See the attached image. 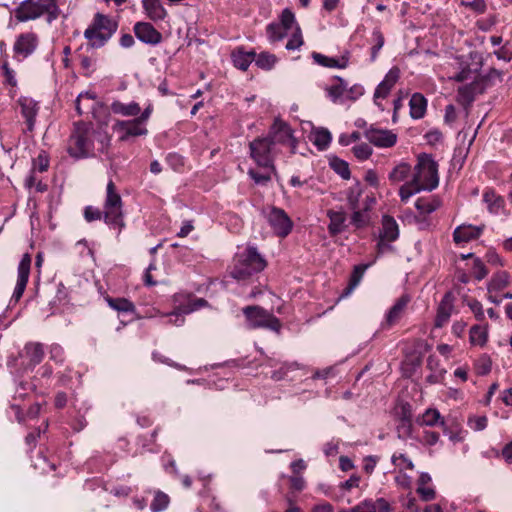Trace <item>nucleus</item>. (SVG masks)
Here are the masks:
<instances>
[{
  "mask_svg": "<svg viewBox=\"0 0 512 512\" xmlns=\"http://www.w3.org/2000/svg\"><path fill=\"white\" fill-rule=\"evenodd\" d=\"M110 145L109 134L102 129H95L91 124L78 122L74 124L68 139L67 152L75 159L94 155L95 149L105 153Z\"/></svg>",
  "mask_w": 512,
  "mask_h": 512,
  "instance_id": "1",
  "label": "nucleus"
},
{
  "mask_svg": "<svg viewBox=\"0 0 512 512\" xmlns=\"http://www.w3.org/2000/svg\"><path fill=\"white\" fill-rule=\"evenodd\" d=\"M267 34L271 42L289 37L286 44L287 50H297L303 45L301 29L296 22L295 15L289 9L282 12L279 23H271L267 27Z\"/></svg>",
  "mask_w": 512,
  "mask_h": 512,
  "instance_id": "2",
  "label": "nucleus"
},
{
  "mask_svg": "<svg viewBox=\"0 0 512 512\" xmlns=\"http://www.w3.org/2000/svg\"><path fill=\"white\" fill-rule=\"evenodd\" d=\"M118 24L111 17L96 13L91 24L84 31V37L93 48H100L113 36Z\"/></svg>",
  "mask_w": 512,
  "mask_h": 512,
  "instance_id": "3",
  "label": "nucleus"
},
{
  "mask_svg": "<svg viewBox=\"0 0 512 512\" xmlns=\"http://www.w3.org/2000/svg\"><path fill=\"white\" fill-rule=\"evenodd\" d=\"M265 266L266 263L257 250L253 247H248L243 252L237 254L231 275L235 279L242 280L253 273L262 271Z\"/></svg>",
  "mask_w": 512,
  "mask_h": 512,
  "instance_id": "4",
  "label": "nucleus"
},
{
  "mask_svg": "<svg viewBox=\"0 0 512 512\" xmlns=\"http://www.w3.org/2000/svg\"><path fill=\"white\" fill-rule=\"evenodd\" d=\"M47 13L48 21L58 17V7L55 0H25L15 11V17L21 21L33 20Z\"/></svg>",
  "mask_w": 512,
  "mask_h": 512,
  "instance_id": "5",
  "label": "nucleus"
},
{
  "mask_svg": "<svg viewBox=\"0 0 512 512\" xmlns=\"http://www.w3.org/2000/svg\"><path fill=\"white\" fill-rule=\"evenodd\" d=\"M104 221L119 230L124 226L123 203L118 189L110 180L106 186V195L103 202Z\"/></svg>",
  "mask_w": 512,
  "mask_h": 512,
  "instance_id": "6",
  "label": "nucleus"
},
{
  "mask_svg": "<svg viewBox=\"0 0 512 512\" xmlns=\"http://www.w3.org/2000/svg\"><path fill=\"white\" fill-rule=\"evenodd\" d=\"M412 179L424 191H431L438 186L439 177L437 163L430 155L421 154L418 156Z\"/></svg>",
  "mask_w": 512,
  "mask_h": 512,
  "instance_id": "7",
  "label": "nucleus"
},
{
  "mask_svg": "<svg viewBox=\"0 0 512 512\" xmlns=\"http://www.w3.org/2000/svg\"><path fill=\"white\" fill-rule=\"evenodd\" d=\"M453 79L457 82L470 81L469 84L461 86L458 89V100L461 103L471 102L477 93L483 91L484 81L477 69L463 68Z\"/></svg>",
  "mask_w": 512,
  "mask_h": 512,
  "instance_id": "8",
  "label": "nucleus"
},
{
  "mask_svg": "<svg viewBox=\"0 0 512 512\" xmlns=\"http://www.w3.org/2000/svg\"><path fill=\"white\" fill-rule=\"evenodd\" d=\"M327 94L334 103L344 104L346 101H356L365 92L361 84H354L348 87L345 80L335 77L326 88Z\"/></svg>",
  "mask_w": 512,
  "mask_h": 512,
  "instance_id": "9",
  "label": "nucleus"
},
{
  "mask_svg": "<svg viewBox=\"0 0 512 512\" xmlns=\"http://www.w3.org/2000/svg\"><path fill=\"white\" fill-rule=\"evenodd\" d=\"M249 328H265L276 333L281 330V322L272 313L259 306H248L243 309Z\"/></svg>",
  "mask_w": 512,
  "mask_h": 512,
  "instance_id": "10",
  "label": "nucleus"
},
{
  "mask_svg": "<svg viewBox=\"0 0 512 512\" xmlns=\"http://www.w3.org/2000/svg\"><path fill=\"white\" fill-rule=\"evenodd\" d=\"M44 347L39 342H28L19 352L18 357L9 362L11 367L30 370L40 364L44 358Z\"/></svg>",
  "mask_w": 512,
  "mask_h": 512,
  "instance_id": "11",
  "label": "nucleus"
},
{
  "mask_svg": "<svg viewBox=\"0 0 512 512\" xmlns=\"http://www.w3.org/2000/svg\"><path fill=\"white\" fill-rule=\"evenodd\" d=\"M273 144L269 137L257 138L250 143V155L263 169H274Z\"/></svg>",
  "mask_w": 512,
  "mask_h": 512,
  "instance_id": "12",
  "label": "nucleus"
},
{
  "mask_svg": "<svg viewBox=\"0 0 512 512\" xmlns=\"http://www.w3.org/2000/svg\"><path fill=\"white\" fill-rule=\"evenodd\" d=\"M183 297H184L183 295H179V294L174 296V304L176 305L175 309L173 312H171L170 314L167 315L169 318L168 323L173 324L175 326L183 325V323L185 321V318H184L185 314H189V313L196 311L206 305V301L204 299L192 298L190 296L187 297V303L182 304V303H180V298H183Z\"/></svg>",
  "mask_w": 512,
  "mask_h": 512,
  "instance_id": "13",
  "label": "nucleus"
},
{
  "mask_svg": "<svg viewBox=\"0 0 512 512\" xmlns=\"http://www.w3.org/2000/svg\"><path fill=\"white\" fill-rule=\"evenodd\" d=\"M113 130L119 134L121 141H126L130 137L147 135L146 124L136 117L133 120H118L113 125Z\"/></svg>",
  "mask_w": 512,
  "mask_h": 512,
  "instance_id": "14",
  "label": "nucleus"
},
{
  "mask_svg": "<svg viewBox=\"0 0 512 512\" xmlns=\"http://www.w3.org/2000/svg\"><path fill=\"white\" fill-rule=\"evenodd\" d=\"M273 143H281L289 145L291 153H295L297 141L293 136V132L289 125L281 119H275L270 128L269 136Z\"/></svg>",
  "mask_w": 512,
  "mask_h": 512,
  "instance_id": "15",
  "label": "nucleus"
},
{
  "mask_svg": "<svg viewBox=\"0 0 512 512\" xmlns=\"http://www.w3.org/2000/svg\"><path fill=\"white\" fill-rule=\"evenodd\" d=\"M267 220L274 233L279 237H286L292 230L293 222L280 208H272L267 214Z\"/></svg>",
  "mask_w": 512,
  "mask_h": 512,
  "instance_id": "16",
  "label": "nucleus"
},
{
  "mask_svg": "<svg viewBox=\"0 0 512 512\" xmlns=\"http://www.w3.org/2000/svg\"><path fill=\"white\" fill-rule=\"evenodd\" d=\"M399 236L398 225L394 218L385 215L382 218V230L377 244L379 253H384L390 248L389 242L395 241Z\"/></svg>",
  "mask_w": 512,
  "mask_h": 512,
  "instance_id": "17",
  "label": "nucleus"
},
{
  "mask_svg": "<svg viewBox=\"0 0 512 512\" xmlns=\"http://www.w3.org/2000/svg\"><path fill=\"white\" fill-rule=\"evenodd\" d=\"M365 138L379 148H390L397 142V135L393 131L375 127L365 131Z\"/></svg>",
  "mask_w": 512,
  "mask_h": 512,
  "instance_id": "18",
  "label": "nucleus"
},
{
  "mask_svg": "<svg viewBox=\"0 0 512 512\" xmlns=\"http://www.w3.org/2000/svg\"><path fill=\"white\" fill-rule=\"evenodd\" d=\"M31 262V256L28 253H26L23 255L18 265L17 283L12 295V299H14L16 302L22 297L25 291L29 279Z\"/></svg>",
  "mask_w": 512,
  "mask_h": 512,
  "instance_id": "19",
  "label": "nucleus"
},
{
  "mask_svg": "<svg viewBox=\"0 0 512 512\" xmlns=\"http://www.w3.org/2000/svg\"><path fill=\"white\" fill-rule=\"evenodd\" d=\"M136 37L143 43L157 45L162 40L161 33L149 22H137L134 25Z\"/></svg>",
  "mask_w": 512,
  "mask_h": 512,
  "instance_id": "20",
  "label": "nucleus"
},
{
  "mask_svg": "<svg viewBox=\"0 0 512 512\" xmlns=\"http://www.w3.org/2000/svg\"><path fill=\"white\" fill-rule=\"evenodd\" d=\"M454 310V297L448 292L446 293L437 308V314L435 317V327H443L450 319Z\"/></svg>",
  "mask_w": 512,
  "mask_h": 512,
  "instance_id": "21",
  "label": "nucleus"
},
{
  "mask_svg": "<svg viewBox=\"0 0 512 512\" xmlns=\"http://www.w3.org/2000/svg\"><path fill=\"white\" fill-rule=\"evenodd\" d=\"M37 44L38 38L36 34L32 32L23 33L18 36L16 42L14 43V51L18 55L27 57L35 51Z\"/></svg>",
  "mask_w": 512,
  "mask_h": 512,
  "instance_id": "22",
  "label": "nucleus"
},
{
  "mask_svg": "<svg viewBox=\"0 0 512 512\" xmlns=\"http://www.w3.org/2000/svg\"><path fill=\"white\" fill-rule=\"evenodd\" d=\"M484 225L473 226L470 224H463L458 226L453 233V239L457 244L467 243L471 240L477 239L483 232Z\"/></svg>",
  "mask_w": 512,
  "mask_h": 512,
  "instance_id": "23",
  "label": "nucleus"
},
{
  "mask_svg": "<svg viewBox=\"0 0 512 512\" xmlns=\"http://www.w3.org/2000/svg\"><path fill=\"white\" fill-rule=\"evenodd\" d=\"M36 390H37V384L35 382L27 383V382L20 381L17 384L15 394L13 396L14 402L11 404V409L15 412V416H16V419L18 420V422H22L24 420V417L21 413L20 405L18 403H16V401L18 399L23 400L30 392H33Z\"/></svg>",
  "mask_w": 512,
  "mask_h": 512,
  "instance_id": "24",
  "label": "nucleus"
},
{
  "mask_svg": "<svg viewBox=\"0 0 512 512\" xmlns=\"http://www.w3.org/2000/svg\"><path fill=\"white\" fill-rule=\"evenodd\" d=\"M312 57L317 64L324 66V67H329V68L343 69V68H346L349 63V52H345L340 57H327L320 53L314 52L312 54Z\"/></svg>",
  "mask_w": 512,
  "mask_h": 512,
  "instance_id": "25",
  "label": "nucleus"
},
{
  "mask_svg": "<svg viewBox=\"0 0 512 512\" xmlns=\"http://www.w3.org/2000/svg\"><path fill=\"white\" fill-rule=\"evenodd\" d=\"M145 14L154 22L161 21L167 16V11L160 0H142Z\"/></svg>",
  "mask_w": 512,
  "mask_h": 512,
  "instance_id": "26",
  "label": "nucleus"
},
{
  "mask_svg": "<svg viewBox=\"0 0 512 512\" xmlns=\"http://www.w3.org/2000/svg\"><path fill=\"white\" fill-rule=\"evenodd\" d=\"M327 216L330 220V223L328 225V230L332 236L340 234L341 232H343L345 230L346 214L344 211L329 210L327 212Z\"/></svg>",
  "mask_w": 512,
  "mask_h": 512,
  "instance_id": "27",
  "label": "nucleus"
},
{
  "mask_svg": "<svg viewBox=\"0 0 512 512\" xmlns=\"http://www.w3.org/2000/svg\"><path fill=\"white\" fill-rule=\"evenodd\" d=\"M111 111L114 114L121 115L123 117H138L141 112L139 104L135 101L124 103L121 101H114L111 104Z\"/></svg>",
  "mask_w": 512,
  "mask_h": 512,
  "instance_id": "28",
  "label": "nucleus"
},
{
  "mask_svg": "<svg viewBox=\"0 0 512 512\" xmlns=\"http://www.w3.org/2000/svg\"><path fill=\"white\" fill-rule=\"evenodd\" d=\"M19 104L21 107V113L23 117L26 119L27 126L29 130L33 129L35 117L38 111L37 103L31 98H21L19 100Z\"/></svg>",
  "mask_w": 512,
  "mask_h": 512,
  "instance_id": "29",
  "label": "nucleus"
},
{
  "mask_svg": "<svg viewBox=\"0 0 512 512\" xmlns=\"http://www.w3.org/2000/svg\"><path fill=\"white\" fill-rule=\"evenodd\" d=\"M410 115L413 119H421L424 117L427 108V100L420 93H415L409 101Z\"/></svg>",
  "mask_w": 512,
  "mask_h": 512,
  "instance_id": "30",
  "label": "nucleus"
},
{
  "mask_svg": "<svg viewBox=\"0 0 512 512\" xmlns=\"http://www.w3.org/2000/svg\"><path fill=\"white\" fill-rule=\"evenodd\" d=\"M97 96L94 92H82L76 99V110L78 114L88 113L94 109Z\"/></svg>",
  "mask_w": 512,
  "mask_h": 512,
  "instance_id": "31",
  "label": "nucleus"
},
{
  "mask_svg": "<svg viewBox=\"0 0 512 512\" xmlns=\"http://www.w3.org/2000/svg\"><path fill=\"white\" fill-rule=\"evenodd\" d=\"M408 302L409 298L406 296H402L396 301L386 315L387 325L392 326L402 317Z\"/></svg>",
  "mask_w": 512,
  "mask_h": 512,
  "instance_id": "32",
  "label": "nucleus"
},
{
  "mask_svg": "<svg viewBox=\"0 0 512 512\" xmlns=\"http://www.w3.org/2000/svg\"><path fill=\"white\" fill-rule=\"evenodd\" d=\"M431 482V476L428 473H421L418 480L417 493L423 501L433 500L436 496L434 488L428 486Z\"/></svg>",
  "mask_w": 512,
  "mask_h": 512,
  "instance_id": "33",
  "label": "nucleus"
},
{
  "mask_svg": "<svg viewBox=\"0 0 512 512\" xmlns=\"http://www.w3.org/2000/svg\"><path fill=\"white\" fill-rule=\"evenodd\" d=\"M510 275L506 271L495 273L490 279L487 290L488 293H498L509 285Z\"/></svg>",
  "mask_w": 512,
  "mask_h": 512,
  "instance_id": "34",
  "label": "nucleus"
},
{
  "mask_svg": "<svg viewBox=\"0 0 512 512\" xmlns=\"http://www.w3.org/2000/svg\"><path fill=\"white\" fill-rule=\"evenodd\" d=\"M469 337L471 344L484 346L488 339V325L479 324L472 326L469 332Z\"/></svg>",
  "mask_w": 512,
  "mask_h": 512,
  "instance_id": "35",
  "label": "nucleus"
},
{
  "mask_svg": "<svg viewBox=\"0 0 512 512\" xmlns=\"http://www.w3.org/2000/svg\"><path fill=\"white\" fill-rule=\"evenodd\" d=\"M310 140L319 150H325L328 148L332 140V136L327 129L318 128L313 130L310 135Z\"/></svg>",
  "mask_w": 512,
  "mask_h": 512,
  "instance_id": "36",
  "label": "nucleus"
},
{
  "mask_svg": "<svg viewBox=\"0 0 512 512\" xmlns=\"http://www.w3.org/2000/svg\"><path fill=\"white\" fill-rule=\"evenodd\" d=\"M256 53L253 51L245 52L242 50H237L232 54V60L234 66L243 71L247 70L254 58Z\"/></svg>",
  "mask_w": 512,
  "mask_h": 512,
  "instance_id": "37",
  "label": "nucleus"
},
{
  "mask_svg": "<svg viewBox=\"0 0 512 512\" xmlns=\"http://www.w3.org/2000/svg\"><path fill=\"white\" fill-rule=\"evenodd\" d=\"M411 173V167L407 163H399L396 165L393 170L389 173L390 182L396 184L404 181Z\"/></svg>",
  "mask_w": 512,
  "mask_h": 512,
  "instance_id": "38",
  "label": "nucleus"
},
{
  "mask_svg": "<svg viewBox=\"0 0 512 512\" xmlns=\"http://www.w3.org/2000/svg\"><path fill=\"white\" fill-rule=\"evenodd\" d=\"M420 424L425 426H436L438 424L443 425L444 421L437 409L429 408L422 414Z\"/></svg>",
  "mask_w": 512,
  "mask_h": 512,
  "instance_id": "39",
  "label": "nucleus"
},
{
  "mask_svg": "<svg viewBox=\"0 0 512 512\" xmlns=\"http://www.w3.org/2000/svg\"><path fill=\"white\" fill-rule=\"evenodd\" d=\"M106 301L108 305L118 312H134L135 306L132 302L125 298H111L107 297Z\"/></svg>",
  "mask_w": 512,
  "mask_h": 512,
  "instance_id": "40",
  "label": "nucleus"
},
{
  "mask_svg": "<svg viewBox=\"0 0 512 512\" xmlns=\"http://www.w3.org/2000/svg\"><path fill=\"white\" fill-rule=\"evenodd\" d=\"M254 61L259 68L270 70L277 63V57L269 52H261L258 55L256 54Z\"/></svg>",
  "mask_w": 512,
  "mask_h": 512,
  "instance_id": "41",
  "label": "nucleus"
},
{
  "mask_svg": "<svg viewBox=\"0 0 512 512\" xmlns=\"http://www.w3.org/2000/svg\"><path fill=\"white\" fill-rule=\"evenodd\" d=\"M391 461L398 471L414 470V464L406 454L394 453Z\"/></svg>",
  "mask_w": 512,
  "mask_h": 512,
  "instance_id": "42",
  "label": "nucleus"
},
{
  "mask_svg": "<svg viewBox=\"0 0 512 512\" xmlns=\"http://www.w3.org/2000/svg\"><path fill=\"white\" fill-rule=\"evenodd\" d=\"M424 191L420 186L411 179L410 181L404 183L399 189V195L402 201H407L414 194Z\"/></svg>",
  "mask_w": 512,
  "mask_h": 512,
  "instance_id": "43",
  "label": "nucleus"
},
{
  "mask_svg": "<svg viewBox=\"0 0 512 512\" xmlns=\"http://www.w3.org/2000/svg\"><path fill=\"white\" fill-rule=\"evenodd\" d=\"M169 496L161 491H157L154 495V499L151 502L150 509L152 512H161L165 510L169 505Z\"/></svg>",
  "mask_w": 512,
  "mask_h": 512,
  "instance_id": "44",
  "label": "nucleus"
},
{
  "mask_svg": "<svg viewBox=\"0 0 512 512\" xmlns=\"http://www.w3.org/2000/svg\"><path fill=\"white\" fill-rule=\"evenodd\" d=\"M362 187L360 183H355L353 186H351L347 191V202L352 210H355L358 208V202L362 195Z\"/></svg>",
  "mask_w": 512,
  "mask_h": 512,
  "instance_id": "45",
  "label": "nucleus"
},
{
  "mask_svg": "<svg viewBox=\"0 0 512 512\" xmlns=\"http://www.w3.org/2000/svg\"><path fill=\"white\" fill-rule=\"evenodd\" d=\"M273 169H264L263 172H258L254 169H249L248 175L258 185H265L271 180V172Z\"/></svg>",
  "mask_w": 512,
  "mask_h": 512,
  "instance_id": "46",
  "label": "nucleus"
},
{
  "mask_svg": "<svg viewBox=\"0 0 512 512\" xmlns=\"http://www.w3.org/2000/svg\"><path fill=\"white\" fill-rule=\"evenodd\" d=\"M417 210L422 214H429L439 206L436 200L418 199L415 203Z\"/></svg>",
  "mask_w": 512,
  "mask_h": 512,
  "instance_id": "47",
  "label": "nucleus"
},
{
  "mask_svg": "<svg viewBox=\"0 0 512 512\" xmlns=\"http://www.w3.org/2000/svg\"><path fill=\"white\" fill-rule=\"evenodd\" d=\"M484 201L487 203L490 212L497 213L502 207V200L495 193L487 191L484 193Z\"/></svg>",
  "mask_w": 512,
  "mask_h": 512,
  "instance_id": "48",
  "label": "nucleus"
},
{
  "mask_svg": "<svg viewBox=\"0 0 512 512\" xmlns=\"http://www.w3.org/2000/svg\"><path fill=\"white\" fill-rule=\"evenodd\" d=\"M467 424L474 431H482L487 427L488 419L486 416L472 415L468 418Z\"/></svg>",
  "mask_w": 512,
  "mask_h": 512,
  "instance_id": "49",
  "label": "nucleus"
},
{
  "mask_svg": "<svg viewBox=\"0 0 512 512\" xmlns=\"http://www.w3.org/2000/svg\"><path fill=\"white\" fill-rule=\"evenodd\" d=\"M355 157L361 161L367 160L372 154V148L367 143H360L352 148Z\"/></svg>",
  "mask_w": 512,
  "mask_h": 512,
  "instance_id": "50",
  "label": "nucleus"
},
{
  "mask_svg": "<svg viewBox=\"0 0 512 512\" xmlns=\"http://www.w3.org/2000/svg\"><path fill=\"white\" fill-rule=\"evenodd\" d=\"M391 91V88H389L384 83L380 82L379 85L376 87L374 92V103L377 105L381 110H384V107L381 103V99L386 98Z\"/></svg>",
  "mask_w": 512,
  "mask_h": 512,
  "instance_id": "51",
  "label": "nucleus"
},
{
  "mask_svg": "<svg viewBox=\"0 0 512 512\" xmlns=\"http://www.w3.org/2000/svg\"><path fill=\"white\" fill-rule=\"evenodd\" d=\"M372 37L375 44L371 48V60L374 61L384 45V36L379 30H374Z\"/></svg>",
  "mask_w": 512,
  "mask_h": 512,
  "instance_id": "52",
  "label": "nucleus"
},
{
  "mask_svg": "<svg viewBox=\"0 0 512 512\" xmlns=\"http://www.w3.org/2000/svg\"><path fill=\"white\" fill-rule=\"evenodd\" d=\"M466 305L473 312L475 318L478 321H483L485 318L484 310L482 304L476 299H466L464 300Z\"/></svg>",
  "mask_w": 512,
  "mask_h": 512,
  "instance_id": "53",
  "label": "nucleus"
},
{
  "mask_svg": "<svg viewBox=\"0 0 512 512\" xmlns=\"http://www.w3.org/2000/svg\"><path fill=\"white\" fill-rule=\"evenodd\" d=\"M351 222L357 228L366 226L369 222V217H368L367 212L358 210V208L353 210Z\"/></svg>",
  "mask_w": 512,
  "mask_h": 512,
  "instance_id": "54",
  "label": "nucleus"
},
{
  "mask_svg": "<svg viewBox=\"0 0 512 512\" xmlns=\"http://www.w3.org/2000/svg\"><path fill=\"white\" fill-rule=\"evenodd\" d=\"M333 169L336 173H338L343 179H349L350 178V169L348 164L340 159H335L331 163Z\"/></svg>",
  "mask_w": 512,
  "mask_h": 512,
  "instance_id": "55",
  "label": "nucleus"
},
{
  "mask_svg": "<svg viewBox=\"0 0 512 512\" xmlns=\"http://www.w3.org/2000/svg\"><path fill=\"white\" fill-rule=\"evenodd\" d=\"M472 272L477 280H482L488 274L486 266L479 258L473 260Z\"/></svg>",
  "mask_w": 512,
  "mask_h": 512,
  "instance_id": "56",
  "label": "nucleus"
},
{
  "mask_svg": "<svg viewBox=\"0 0 512 512\" xmlns=\"http://www.w3.org/2000/svg\"><path fill=\"white\" fill-rule=\"evenodd\" d=\"M396 484L403 489H410L412 486L413 478L408 475L406 471H398V474L395 476Z\"/></svg>",
  "mask_w": 512,
  "mask_h": 512,
  "instance_id": "57",
  "label": "nucleus"
},
{
  "mask_svg": "<svg viewBox=\"0 0 512 512\" xmlns=\"http://www.w3.org/2000/svg\"><path fill=\"white\" fill-rule=\"evenodd\" d=\"M399 77H400L399 68L393 67L388 71V73L385 75L384 79L381 82L392 89L394 87V85L397 83Z\"/></svg>",
  "mask_w": 512,
  "mask_h": 512,
  "instance_id": "58",
  "label": "nucleus"
},
{
  "mask_svg": "<svg viewBox=\"0 0 512 512\" xmlns=\"http://www.w3.org/2000/svg\"><path fill=\"white\" fill-rule=\"evenodd\" d=\"M96 61L88 56H82L80 59L81 68L85 75H90L95 70Z\"/></svg>",
  "mask_w": 512,
  "mask_h": 512,
  "instance_id": "59",
  "label": "nucleus"
},
{
  "mask_svg": "<svg viewBox=\"0 0 512 512\" xmlns=\"http://www.w3.org/2000/svg\"><path fill=\"white\" fill-rule=\"evenodd\" d=\"M365 267L356 266L351 278V283L349 285L347 294H349L360 282L362 275L364 273Z\"/></svg>",
  "mask_w": 512,
  "mask_h": 512,
  "instance_id": "60",
  "label": "nucleus"
},
{
  "mask_svg": "<svg viewBox=\"0 0 512 512\" xmlns=\"http://www.w3.org/2000/svg\"><path fill=\"white\" fill-rule=\"evenodd\" d=\"M461 5L471 8L473 11L478 13H484L486 10V3L484 0H473L470 2L462 1Z\"/></svg>",
  "mask_w": 512,
  "mask_h": 512,
  "instance_id": "61",
  "label": "nucleus"
},
{
  "mask_svg": "<svg viewBox=\"0 0 512 512\" xmlns=\"http://www.w3.org/2000/svg\"><path fill=\"white\" fill-rule=\"evenodd\" d=\"M477 372L481 375L488 374L491 370V361L488 357H481L476 365Z\"/></svg>",
  "mask_w": 512,
  "mask_h": 512,
  "instance_id": "62",
  "label": "nucleus"
},
{
  "mask_svg": "<svg viewBox=\"0 0 512 512\" xmlns=\"http://www.w3.org/2000/svg\"><path fill=\"white\" fill-rule=\"evenodd\" d=\"M353 512H375L374 501L364 500L353 507Z\"/></svg>",
  "mask_w": 512,
  "mask_h": 512,
  "instance_id": "63",
  "label": "nucleus"
},
{
  "mask_svg": "<svg viewBox=\"0 0 512 512\" xmlns=\"http://www.w3.org/2000/svg\"><path fill=\"white\" fill-rule=\"evenodd\" d=\"M494 53L499 60L509 62L512 59V50L509 49L506 45L502 46Z\"/></svg>",
  "mask_w": 512,
  "mask_h": 512,
  "instance_id": "64",
  "label": "nucleus"
}]
</instances>
